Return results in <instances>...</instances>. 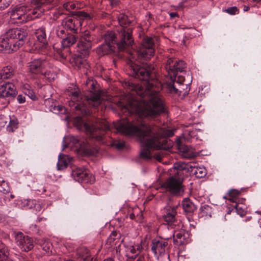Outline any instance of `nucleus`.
Here are the masks:
<instances>
[{
    "mask_svg": "<svg viewBox=\"0 0 261 261\" xmlns=\"http://www.w3.org/2000/svg\"><path fill=\"white\" fill-rule=\"evenodd\" d=\"M182 206L184 212L187 213H193L197 209V206L189 198L183 199Z\"/></svg>",
    "mask_w": 261,
    "mask_h": 261,
    "instance_id": "nucleus-24",
    "label": "nucleus"
},
{
    "mask_svg": "<svg viewBox=\"0 0 261 261\" xmlns=\"http://www.w3.org/2000/svg\"><path fill=\"white\" fill-rule=\"evenodd\" d=\"M6 204L5 198L4 197H0V205H4Z\"/></svg>",
    "mask_w": 261,
    "mask_h": 261,
    "instance_id": "nucleus-54",
    "label": "nucleus"
},
{
    "mask_svg": "<svg viewBox=\"0 0 261 261\" xmlns=\"http://www.w3.org/2000/svg\"><path fill=\"white\" fill-rule=\"evenodd\" d=\"M28 95L32 99H34L33 96H35L34 94L32 93V92L31 91H29Z\"/></svg>",
    "mask_w": 261,
    "mask_h": 261,
    "instance_id": "nucleus-58",
    "label": "nucleus"
},
{
    "mask_svg": "<svg viewBox=\"0 0 261 261\" xmlns=\"http://www.w3.org/2000/svg\"><path fill=\"white\" fill-rule=\"evenodd\" d=\"M29 71L35 74L43 73L44 71L50 67L49 62L46 59H36L28 63Z\"/></svg>",
    "mask_w": 261,
    "mask_h": 261,
    "instance_id": "nucleus-12",
    "label": "nucleus"
},
{
    "mask_svg": "<svg viewBox=\"0 0 261 261\" xmlns=\"http://www.w3.org/2000/svg\"><path fill=\"white\" fill-rule=\"evenodd\" d=\"M112 5H115L116 4L117 0H109Z\"/></svg>",
    "mask_w": 261,
    "mask_h": 261,
    "instance_id": "nucleus-60",
    "label": "nucleus"
},
{
    "mask_svg": "<svg viewBox=\"0 0 261 261\" xmlns=\"http://www.w3.org/2000/svg\"><path fill=\"white\" fill-rule=\"evenodd\" d=\"M182 179L176 176H172L168 178L163 184L162 187L173 196H178L184 191Z\"/></svg>",
    "mask_w": 261,
    "mask_h": 261,
    "instance_id": "nucleus-7",
    "label": "nucleus"
},
{
    "mask_svg": "<svg viewBox=\"0 0 261 261\" xmlns=\"http://www.w3.org/2000/svg\"><path fill=\"white\" fill-rule=\"evenodd\" d=\"M71 53H69L68 56L67 55H65L63 53H61V56L63 59L68 58L70 60L71 64L73 66L77 67V68H81L85 62V60L83 59L84 57L81 56V54L79 55H73L70 57Z\"/></svg>",
    "mask_w": 261,
    "mask_h": 261,
    "instance_id": "nucleus-20",
    "label": "nucleus"
},
{
    "mask_svg": "<svg viewBox=\"0 0 261 261\" xmlns=\"http://www.w3.org/2000/svg\"><path fill=\"white\" fill-rule=\"evenodd\" d=\"M84 127L86 134L90 138L89 139H86L85 141L76 140L75 143H78L80 145L81 148L84 150L85 152L92 154L97 152V149L92 146L90 141L91 140H94L97 142L103 143V141L105 137L106 130L109 129V126L107 124L95 126L88 123H85Z\"/></svg>",
    "mask_w": 261,
    "mask_h": 261,
    "instance_id": "nucleus-2",
    "label": "nucleus"
},
{
    "mask_svg": "<svg viewBox=\"0 0 261 261\" xmlns=\"http://www.w3.org/2000/svg\"><path fill=\"white\" fill-rule=\"evenodd\" d=\"M249 9V7H248V6H245V7H244V11H248Z\"/></svg>",
    "mask_w": 261,
    "mask_h": 261,
    "instance_id": "nucleus-63",
    "label": "nucleus"
},
{
    "mask_svg": "<svg viewBox=\"0 0 261 261\" xmlns=\"http://www.w3.org/2000/svg\"><path fill=\"white\" fill-rule=\"evenodd\" d=\"M53 0H32V5H40L50 4Z\"/></svg>",
    "mask_w": 261,
    "mask_h": 261,
    "instance_id": "nucleus-41",
    "label": "nucleus"
},
{
    "mask_svg": "<svg viewBox=\"0 0 261 261\" xmlns=\"http://www.w3.org/2000/svg\"><path fill=\"white\" fill-rule=\"evenodd\" d=\"M62 25L65 29H67L76 33L82 25V22L76 17H68L62 20Z\"/></svg>",
    "mask_w": 261,
    "mask_h": 261,
    "instance_id": "nucleus-17",
    "label": "nucleus"
},
{
    "mask_svg": "<svg viewBox=\"0 0 261 261\" xmlns=\"http://www.w3.org/2000/svg\"><path fill=\"white\" fill-rule=\"evenodd\" d=\"M240 194V192L236 190H231L229 191V194L230 198H229V200L232 202H234V199L236 198L237 196H238Z\"/></svg>",
    "mask_w": 261,
    "mask_h": 261,
    "instance_id": "nucleus-42",
    "label": "nucleus"
},
{
    "mask_svg": "<svg viewBox=\"0 0 261 261\" xmlns=\"http://www.w3.org/2000/svg\"><path fill=\"white\" fill-rule=\"evenodd\" d=\"M9 255L7 247L0 241V260L3 261L7 259Z\"/></svg>",
    "mask_w": 261,
    "mask_h": 261,
    "instance_id": "nucleus-32",
    "label": "nucleus"
},
{
    "mask_svg": "<svg viewBox=\"0 0 261 261\" xmlns=\"http://www.w3.org/2000/svg\"><path fill=\"white\" fill-rule=\"evenodd\" d=\"M165 213L163 216L165 221L169 224L170 223H173L175 221L176 219V215L177 214L176 209L175 207L170 206H167L165 207Z\"/></svg>",
    "mask_w": 261,
    "mask_h": 261,
    "instance_id": "nucleus-22",
    "label": "nucleus"
},
{
    "mask_svg": "<svg viewBox=\"0 0 261 261\" xmlns=\"http://www.w3.org/2000/svg\"><path fill=\"white\" fill-rule=\"evenodd\" d=\"M168 90L171 93L180 95L182 94L183 96H185L188 94L190 88L188 85L181 84L180 82H176L173 83H166Z\"/></svg>",
    "mask_w": 261,
    "mask_h": 261,
    "instance_id": "nucleus-15",
    "label": "nucleus"
},
{
    "mask_svg": "<svg viewBox=\"0 0 261 261\" xmlns=\"http://www.w3.org/2000/svg\"><path fill=\"white\" fill-rule=\"evenodd\" d=\"M191 169V171L193 172L195 176L198 178H202L206 174V170L204 168L194 167Z\"/></svg>",
    "mask_w": 261,
    "mask_h": 261,
    "instance_id": "nucleus-34",
    "label": "nucleus"
},
{
    "mask_svg": "<svg viewBox=\"0 0 261 261\" xmlns=\"http://www.w3.org/2000/svg\"><path fill=\"white\" fill-rule=\"evenodd\" d=\"M120 239V233L116 231H113L108 238L107 243L112 246L115 244L116 241H118Z\"/></svg>",
    "mask_w": 261,
    "mask_h": 261,
    "instance_id": "nucleus-30",
    "label": "nucleus"
},
{
    "mask_svg": "<svg viewBox=\"0 0 261 261\" xmlns=\"http://www.w3.org/2000/svg\"><path fill=\"white\" fill-rule=\"evenodd\" d=\"M132 31L131 28H121L118 32L119 40L117 42L115 33L113 31L107 32L104 35V43L113 45L116 44L120 51H123L127 47L132 46L134 43Z\"/></svg>",
    "mask_w": 261,
    "mask_h": 261,
    "instance_id": "nucleus-4",
    "label": "nucleus"
},
{
    "mask_svg": "<svg viewBox=\"0 0 261 261\" xmlns=\"http://www.w3.org/2000/svg\"><path fill=\"white\" fill-rule=\"evenodd\" d=\"M74 15L79 18V20H90L92 18L91 16L89 14L82 11L75 12Z\"/></svg>",
    "mask_w": 261,
    "mask_h": 261,
    "instance_id": "nucleus-37",
    "label": "nucleus"
},
{
    "mask_svg": "<svg viewBox=\"0 0 261 261\" xmlns=\"http://www.w3.org/2000/svg\"><path fill=\"white\" fill-rule=\"evenodd\" d=\"M115 47L111 44L102 43L97 49V52L99 56L111 54L115 51Z\"/></svg>",
    "mask_w": 261,
    "mask_h": 261,
    "instance_id": "nucleus-23",
    "label": "nucleus"
},
{
    "mask_svg": "<svg viewBox=\"0 0 261 261\" xmlns=\"http://www.w3.org/2000/svg\"><path fill=\"white\" fill-rule=\"evenodd\" d=\"M233 207L236 209V211L239 214L240 216H243L245 214V210L244 208L240 206V205L238 203H236Z\"/></svg>",
    "mask_w": 261,
    "mask_h": 261,
    "instance_id": "nucleus-47",
    "label": "nucleus"
},
{
    "mask_svg": "<svg viewBox=\"0 0 261 261\" xmlns=\"http://www.w3.org/2000/svg\"><path fill=\"white\" fill-rule=\"evenodd\" d=\"M36 35L38 41L41 44V47L46 48L48 42L45 30L43 28L38 29L36 32Z\"/></svg>",
    "mask_w": 261,
    "mask_h": 261,
    "instance_id": "nucleus-25",
    "label": "nucleus"
},
{
    "mask_svg": "<svg viewBox=\"0 0 261 261\" xmlns=\"http://www.w3.org/2000/svg\"><path fill=\"white\" fill-rule=\"evenodd\" d=\"M46 68L42 73L44 76L49 81H51L54 80L56 75L50 70H47Z\"/></svg>",
    "mask_w": 261,
    "mask_h": 261,
    "instance_id": "nucleus-40",
    "label": "nucleus"
},
{
    "mask_svg": "<svg viewBox=\"0 0 261 261\" xmlns=\"http://www.w3.org/2000/svg\"><path fill=\"white\" fill-rule=\"evenodd\" d=\"M103 261H115L114 259L111 257H109L105 259Z\"/></svg>",
    "mask_w": 261,
    "mask_h": 261,
    "instance_id": "nucleus-59",
    "label": "nucleus"
},
{
    "mask_svg": "<svg viewBox=\"0 0 261 261\" xmlns=\"http://www.w3.org/2000/svg\"><path fill=\"white\" fill-rule=\"evenodd\" d=\"M71 160L72 158L68 155L63 154H60L57 163L58 169L61 170L66 168Z\"/></svg>",
    "mask_w": 261,
    "mask_h": 261,
    "instance_id": "nucleus-26",
    "label": "nucleus"
},
{
    "mask_svg": "<svg viewBox=\"0 0 261 261\" xmlns=\"http://www.w3.org/2000/svg\"><path fill=\"white\" fill-rule=\"evenodd\" d=\"M27 35V32L23 29H10L5 34L1 46L9 53L16 51L24 44Z\"/></svg>",
    "mask_w": 261,
    "mask_h": 261,
    "instance_id": "nucleus-3",
    "label": "nucleus"
},
{
    "mask_svg": "<svg viewBox=\"0 0 261 261\" xmlns=\"http://www.w3.org/2000/svg\"><path fill=\"white\" fill-rule=\"evenodd\" d=\"M224 11L230 15H235L239 13V9L237 7L234 6L228 8L227 9L224 10Z\"/></svg>",
    "mask_w": 261,
    "mask_h": 261,
    "instance_id": "nucleus-44",
    "label": "nucleus"
},
{
    "mask_svg": "<svg viewBox=\"0 0 261 261\" xmlns=\"http://www.w3.org/2000/svg\"><path fill=\"white\" fill-rule=\"evenodd\" d=\"M68 91L69 92L68 95L71 96V99L80 102L75 105V109L77 111H81L82 114L84 113H86V106L88 104L86 100V96L83 97L82 95L81 94L79 89L76 87H74L73 88H69Z\"/></svg>",
    "mask_w": 261,
    "mask_h": 261,
    "instance_id": "nucleus-10",
    "label": "nucleus"
},
{
    "mask_svg": "<svg viewBox=\"0 0 261 261\" xmlns=\"http://www.w3.org/2000/svg\"><path fill=\"white\" fill-rule=\"evenodd\" d=\"M41 247L47 255L51 254L52 244L49 241H43L41 244Z\"/></svg>",
    "mask_w": 261,
    "mask_h": 261,
    "instance_id": "nucleus-36",
    "label": "nucleus"
},
{
    "mask_svg": "<svg viewBox=\"0 0 261 261\" xmlns=\"http://www.w3.org/2000/svg\"><path fill=\"white\" fill-rule=\"evenodd\" d=\"M64 28H59V29L57 31V35L58 37L61 38H64V37L66 36V32L64 30Z\"/></svg>",
    "mask_w": 261,
    "mask_h": 261,
    "instance_id": "nucleus-50",
    "label": "nucleus"
},
{
    "mask_svg": "<svg viewBox=\"0 0 261 261\" xmlns=\"http://www.w3.org/2000/svg\"><path fill=\"white\" fill-rule=\"evenodd\" d=\"M17 100L19 103H23L25 101V97L21 94L18 95Z\"/></svg>",
    "mask_w": 261,
    "mask_h": 261,
    "instance_id": "nucleus-52",
    "label": "nucleus"
},
{
    "mask_svg": "<svg viewBox=\"0 0 261 261\" xmlns=\"http://www.w3.org/2000/svg\"><path fill=\"white\" fill-rule=\"evenodd\" d=\"M212 208L206 204L201 206L200 208L199 215L201 217L207 218L212 217Z\"/></svg>",
    "mask_w": 261,
    "mask_h": 261,
    "instance_id": "nucleus-29",
    "label": "nucleus"
},
{
    "mask_svg": "<svg viewBox=\"0 0 261 261\" xmlns=\"http://www.w3.org/2000/svg\"><path fill=\"white\" fill-rule=\"evenodd\" d=\"M154 44L151 37H145L143 38L137 51L130 52L128 58L132 62L139 60H149L154 56Z\"/></svg>",
    "mask_w": 261,
    "mask_h": 261,
    "instance_id": "nucleus-5",
    "label": "nucleus"
},
{
    "mask_svg": "<svg viewBox=\"0 0 261 261\" xmlns=\"http://www.w3.org/2000/svg\"><path fill=\"white\" fill-rule=\"evenodd\" d=\"M155 159H156V160L159 161H161V160H162V157L161 156V155H158V154H155Z\"/></svg>",
    "mask_w": 261,
    "mask_h": 261,
    "instance_id": "nucleus-57",
    "label": "nucleus"
},
{
    "mask_svg": "<svg viewBox=\"0 0 261 261\" xmlns=\"http://www.w3.org/2000/svg\"><path fill=\"white\" fill-rule=\"evenodd\" d=\"M3 80H4V79L3 77V76H2V74H1V73H0V82H1V81H3Z\"/></svg>",
    "mask_w": 261,
    "mask_h": 261,
    "instance_id": "nucleus-64",
    "label": "nucleus"
},
{
    "mask_svg": "<svg viewBox=\"0 0 261 261\" xmlns=\"http://www.w3.org/2000/svg\"><path fill=\"white\" fill-rule=\"evenodd\" d=\"M75 100H73L72 99H71V101H69V105L70 106V107H73L74 106L75 104L74 103V101Z\"/></svg>",
    "mask_w": 261,
    "mask_h": 261,
    "instance_id": "nucleus-56",
    "label": "nucleus"
},
{
    "mask_svg": "<svg viewBox=\"0 0 261 261\" xmlns=\"http://www.w3.org/2000/svg\"><path fill=\"white\" fill-rule=\"evenodd\" d=\"M173 238L174 243L177 245L180 246L187 242L189 234L185 230L181 229L179 230L174 231Z\"/></svg>",
    "mask_w": 261,
    "mask_h": 261,
    "instance_id": "nucleus-19",
    "label": "nucleus"
},
{
    "mask_svg": "<svg viewBox=\"0 0 261 261\" xmlns=\"http://www.w3.org/2000/svg\"><path fill=\"white\" fill-rule=\"evenodd\" d=\"M197 32V31L196 29L194 28H190L188 32H186V34L188 38H192L196 36Z\"/></svg>",
    "mask_w": 261,
    "mask_h": 261,
    "instance_id": "nucleus-49",
    "label": "nucleus"
},
{
    "mask_svg": "<svg viewBox=\"0 0 261 261\" xmlns=\"http://www.w3.org/2000/svg\"><path fill=\"white\" fill-rule=\"evenodd\" d=\"M16 94V88L13 83L5 82L0 84V98L14 97Z\"/></svg>",
    "mask_w": 261,
    "mask_h": 261,
    "instance_id": "nucleus-16",
    "label": "nucleus"
},
{
    "mask_svg": "<svg viewBox=\"0 0 261 261\" xmlns=\"http://www.w3.org/2000/svg\"><path fill=\"white\" fill-rule=\"evenodd\" d=\"M113 145L118 149H122L124 147L125 143L124 142H117Z\"/></svg>",
    "mask_w": 261,
    "mask_h": 261,
    "instance_id": "nucleus-53",
    "label": "nucleus"
},
{
    "mask_svg": "<svg viewBox=\"0 0 261 261\" xmlns=\"http://www.w3.org/2000/svg\"><path fill=\"white\" fill-rule=\"evenodd\" d=\"M36 190L39 193H43L46 191V189L42 184H38L36 186Z\"/></svg>",
    "mask_w": 261,
    "mask_h": 261,
    "instance_id": "nucleus-51",
    "label": "nucleus"
},
{
    "mask_svg": "<svg viewBox=\"0 0 261 261\" xmlns=\"http://www.w3.org/2000/svg\"><path fill=\"white\" fill-rule=\"evenodd\" d=\"M167 242L165 241H160L153 240L151 243V250L156 255H162L165 253Z\"/></svg>",
    "mask_w": 261,
    "mask_h": 261,
    "instance_id": "nucleus-18",
    "label": "nucleus"
},
{
    "mask_svg": "<svg viewBox=\"0 0 261 261\" xmlns=\"http://www.w3.org/2000/svg\"><path fill=\"white\" fill-rule=\"evenodd\" d=\"M93 40L94 37L90 32L86 31L83 33L77 43V51L84 58L89 55Z\"/></svg>",
    "mask_w": 261,
    "mask_h": 261,
    "instance_id": "nucleus-8",
    "label": "nucleus"
},
{
    "mask_svg": "<svg viewBox=\"0 0 261 261\" xmlns=\"http://www.w3.org/2000/svg\"><path fill=\"white\" fill-rule=\"evenodd\" d=\"M130 74L142 81L141 84L128 81L125 86L140 96V99L130 96L126 100H120L117 105L123 113L130 116L135 114V119H128L117 126L118 131L126 135H135L139 138L142 145L140 156L146 160L152 158L150 149H167L166 138L174 135L173 130L161 128L154 125H146L141 117H155L163 112L164 105L159 92L162 84L157 79L155 72L132 63L130 65Z\"/></svg>",
    "mask_w": 261,
    "mask_h": 261,
    "instance_id": "nucleus-1",
    "label": "nucleus"
},
{
    "mask_svg": "<svg viewBox=\"0 0 261 261\" xmlns=\"http://www.w3.org/2000/svg\"><path fill=\"white\" fill-rule=\"evenodd\" d=\"M129 218L132 219V220H133L135 218V215L134 213H132L130 214L129 215Z\"/></svg>",
    "mask_w": 261,
    "mask_h": 261,
    "instance_id": "nucleus-61",
    "label": "nucleus"
},
{
    "mask_svg": "<svg viewBox=\"0 0 261 261\" xmlns=\"http://www.w3.org/2000/svg\"><path fill=\"white\" fill-rule=\"evenodd\" d=\"M18 122L17 119L10 120L7 130L9 132H13L18 128Z\"/></svg>",
    "mask_w": 261,
    "mask_h": 261,
    "instance_id": "nucleus-35",
    "label": "nucleus"
},
{
    "mask_svg": "<svg viewBox=\"0 0 261 261\" xmlns=\"http://www.w3.org/2000/svg\"><path fill=\"white\" fill-rule=\"evenodd\" d=\"M31 201V200H24V202L25 203V204H24V206H25V204H26V205H28V203L30 202Z\"/></svg>",
    "mask_w": 261,
    "mask_h": 261,
    "instance_id": "nucleus-62",
    "label": "nucleus"
},
{
    "mask_svg": "<svg viewBox=\"0 0 261 261\" xmlns=\"http://www.w3.org/2000/svg\"><path fill=\"white\" fill-rule=\"evenodd\" d=\"M75 7V4L71 2H67L63 5V8L68 11L74 10Z\"/></svg>",
    "mask_w": 261,
    "mask_h": 261,
    "instance_id": "nucleus-45",
    "label": "nucleus"
},
{
    "mask_svg": "<svg viewBox=\"0 0 261 261\" xmlns=\"http://www.w3.org/2000/svg\"><path fill=\"white\" fill-rule=\"evenodd\" d=\"M140 249H141V247L139 245H135V246H130L128 248V251H129L131 253H132L134 255L130 256V255L127 254V256H128L129 258H132L133 259L136 258L137 256H138V254L140 253Z\"/></svg>",
    "mask_w": 261,
    "mask_h": 261,
    "instance_id": "nucleus-33",
    "label": "nucleus"
},
{
    "mask_svg": "<svg viewBox=\"0 0 261 261\" xmlns=\"http://www.w3.org/2000/svg\"><path fill=\"white\" fill-rule=\"evenodd\" d=\"M170 79V82H168L167 83H174L177 81L180 82L181 84H184L185 79L182 76H178L176 77L177 76H169Z\"/></svg>",
    "mask_w": 261,
    "mask_h": 261,
    "instance_id": "nucleus-39",
    "label": "nucleus"
},
{
    "mask_svg": "<svg viewBox=\"0 0 261 261\" xmlns=\"http://www.w3.org/2000/svg\"><path fill=\"white\" fill-rule=\"evenodd\" d=\"M17 244L22 251H29L34 247L33 240L28 236H25L22 232H18L15 236Z\"/></svg>",
    "mask_w": 261,
    "mask_h": 261,
    "instance_id": "nucleus-14",
    "label": "nucleus"
},
{
    "mask_svg": "<svg viewBox=\"0 0 261 261\" xmlns=\"http://www.w3.org/2000/svg\"><path fill=\"white\" fill-rule=\"evenodd\" d=\"M0 191L4 194H7L10 191L9 187L4 181H3L2 184L0 185Z\"/></svg>",
    "mask_w": 261,
    "mask_h": 261,
    "instance_id": "nucleus-48",
    "label": "nucleus"
},
{
    "mask_svg": "<svg viewBox=\"0 0 261 261\" xmlns=\"http://www.w3.org/2000/svg\"><path fill=\"white\" fill-rule=\"evenodd\" d=\"M28 7L25 6H17L10 11V17L17 23L27 22Z\"/></svg>",
    "mask_w": 261,
    "mask_h": 261,
    "instance_id": "nucleus-13",
    "label": "nucleus"
},
{
    "mask_svg": "<svg viewBox=\"0 0 261 261\" xmlns=\"http://www.w3.org/2000/svg\"><path fill=\"white\" fill-rule=\"evenodd\" d=\"M186 67L184 61L175 58H169L165 65V68L168 72V76H177L178 72H182Z\"/></svg>",
    "mask_w": 261,
    "mask_h": 261,
    "instance_id": "nucleus-9",
    "label": "nucleus"
},
{
    "mask_svg": "<svg viewBox=\"0 0 261 261\" xmlns=\"http://www.w3.org/2000/svg\"><path fill=\"white\" fill-rule=\"evenodd\" d=\"M35 7L33 10L28 8L27 12V21L40 17L43 14L44 10L41 8L40 5H34Z\"/></svg>",
    "mask_w": 261,
    "mask_h": 261,
    "instance_id": "nucleus-21",
    "label": "nucleus"
},
{
    "mask_svg": "<svg viewBox=\"0 0 261 261\" xmlns=\"http://www.w3.org/2000/svg\"><path fill=\"white\" fill-rule=\"evenodd\" d=\"M118 19L119 24L122 26L121 28H126L125 27H123V25H127L130 23L128 20L127 16L124 14H120Z\"/></svg>",
    "mask_w": 261,
    "mask_h": 261,
    "instance_id": "nucleus-38",
    "label": "nucleus"
},
{
    "mask_svg": "<svg viewBox=\"0 0 261 261\" xmlns=\"http://www.w3.org/2000/svg\"><path fill=\"white\" fill-rule=\"evenodd\" d=\"M97 82L92 77L88 78L84 84L85 88L90 92V95L86 96V100L94 108H97L102 100L106 99L103 91H97Z\"/></svg>",
    "mask_w": 261,
    "mask_h": 261,
    "instance_id": "nucleus-6",
    "label": "nucleus"
},
{
    "mask_svg": "<svg viewBox=\"0 0 261 261\" xmlns=\"http://www.w3.org/2000/svg\"><path fill=\"white\" fill-rule=\"evenodd\" d=\"M171 18H174L175 17H178V15L177 13H175V12H172V13H170V14H169Z\"/></svg>",
    "mask_w": 261,
    "mask_h": 261,
    "instance_id": "nucleus-55",
    "label": "nucleus"
},
{
    "mask_svg": "<svg viewBox=\"0 0 261 261\" xmlns=\"http://www.w3.org/2000/svg\"><path fill=\"white\" fill-rule=\"evenodd\" d=\"M12 0H0V10L7 8L11 3Z\"/></svg>",
    "mask_w": 261,
    "mask_h": 261,
    "instance_id": "nucleus-46",
    "label": "nucleus"
},
{
    "mask_svg": "<svg viewBox=\"0 0 261 261\" xmlns=\"http://www.w3.org/2000/svg\"><path fill=\"white\" fill-rule=\"evenodd\" d=\"M1 73L4 80L12 77L14 75V70L11 66H7L4 67L1 70Z\"/></svg>",
    "mask_w": 261,
    "mask_h": 261,
    "instance_id": "nucleus-31",
    "label": "nucleus"
},
{
    "mask_svg": "<svg viewBox=\"0 0 261 261\" xmlns=\"http://www.w3.org/2000/svg\"><path fill=\"white\" fill-rule=\"evenodd\" d=\"M174 168L177 170V173L179 174L180 172L184 170H190V168H192V166L189 163H185V162H178L174 164Z\"/></svg>",
    "mask_w": 261,
    "mask_h": 261,
    "instance_id": "nucleus-28",
    "label": "nucleus"
},
{
    "mask_svg": "<svg viewBox=\"0 0 261 261\" xmlns=\"http://www.w3.org/2000/svg\"><path fill=\"white\" fill-rule=\"evenodd\" d=\"M71 175L74 180L79 182L92 184L95 180L93 175L84 168H77L73 170Z\"/></svg>",
    "mask_w": 261,
    "mask_h": 261,
    "instance_id": "nucleus-11",
    "label": "nucleus"
},
{
    "mask_svg": "<svg viewBox=\"0 0 261 261\" xmlns=\"http://www.w3.org/2000/svg\"><path fill=\"white\" fill-rule=\"evenodd\" d=\"M78 254L83 258L87 257L89 255L88 250L84 247L79 248L77 250Z\"/></svg>",
    "mask_w": 261,
    "mask_h": 261,
    "instance_id": "nucleus-43",
    "label": "nucleus"
},
{
    "mask_svg": "<svg viewBox=\"0 0 261 261\" xmlns=\"http://www.w3.org/2000/svg\"><path fill=\"white\" fill-rule=\"evenodd\" d=\"M76 41V38L72 34H68L62 41V45L64 48H68L72 45Z\"/></svg>",
    "mask_w": 261,
    "mask_h": 261,
    "instance_id": "nucleus-27",
    "label": "nucleus"
}]
</instances>
